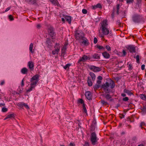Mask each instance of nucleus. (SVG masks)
I'll use <instances>...</instances> for the list:
<instances>
[{
    "label": "nucleus",
    "instance_id": "obj_1",
    "mask_svg": "<svg viewBox=\"0 0 146 146\" xmlns=\"http://www.w3.org/2000/svg\"><path fill=\"white\" fill-rule=\"evenodd\" d=\"M101 27L100 29H101L102 34H101L99 31L98 34L99 37L103 38L104 37V35H109L108 37V38H111L112 36V34L111 33V30L108 28V24L107 23V21L105 20L101 22Z\"/></svg>",
    "mask_w": 146,
    "mask_h": 146
},
{
    "label": "nucleus",
    "instance_id": "obj_2",
    "mask_svg": "<svg viewBox=\"0 0 146 146\" xmlns=\"http://www.w3.org/2000/svg\"><path fill=\"white\" fill-rule=\"evenodd\" d=\"M115 86L113 81L110 80L102 85V88L106 93H109L110 91V88H113Z\"/></svg>",
    "mask_w": 146,
    "mask_h": 146
},
{
    "label": "nucleus",
    "instance_id": "obj_3",
    "mask_svg": "<svg viewBox=\"0 0 146 146\" xmlns=\"http://www.w3.org/2000/svg\"><path fill=\"white\" fill-rule=\"evenodd\" d=\"M39 80V76L38 75H36L33 76L30 80L31 83L30 87L27 90V92H29L32 91L36 86Z\"/></svg>",
    "mask_w": 146,
    "mask_h": 146
},
{
    "label": "nucleus",
    "instance_id": "obj_4",
    "mask_svg": "<svg viewBox=\"0 0 146 146\" xmlns=\"http://www.w3.org/2000/svg\"><path fill=\"white\" fill-rule=\"evenodd\" d=\"M90 139L92 145H95L96 144L99 139L97 137L95 132H94L91 133Z\"/></svg>",
    "mask_w": 146,
    "mask_h": 146
},
{
    "label": "nucleus",
    "instance_id": "obj_5",
    "mask_svg": "<svg viewBox=\"0 0 146 146\" xmlns=\"http://www.w3.org/2000/svg\"><path fill=\"white\" fill-rule=\"evenodd\" d=\"M54 49L52 51V53L53 55L58 54L60 50V46L59 44L56 43L54 46Z\"/></svg>",
    "mask_w": 146,
    "mask_h": 146
},
{
    "label": "nucleus",
    "instance_id": "obj_6",
    "mask_svg": "<svg viewBox=\"0 0 146 146\" xmlns=\"http://www.w3.org/2000/svg\"><path fill=\"white\" fill-rule=\"evenodd\" d=\"M75 37L77 40H82L84 37V34L82 31H77L75 32Z\"/></svg>",
    "mask_w": 146,
    "mask_h": 146
},
{
    "label": "nucleus",
    "instance_id": "obj_7",
    "mask_svg": "<svg viewBox=\"0 0 146 146\" xmlns=\"http://www.w3.org/2000/svg\"><path fill=\"white\" fill-rule=\"evenodd\" d=\"M48 32L52 38H54L56 34L53 31V28L50 27L49 28L48 30Z\"/></svg>",
    "mask_w": 146,
    "mask_h": 146
},
{
    "label": "nucleus",
    "instance_id": "obj_8",
    "mask_svg": "<svg viewBox=\"0 0 146 146\" xmlns=\"http://www.w3.org/2000/svg\"><path fill=\"white\" fill-rule=\"evenodd\" d=\"M16 105L21 108H23L24 107L27 109H29L28 105L24 102H19L16 103Z\"/></svg>",
    "mask_w": 146,
    "mask_h": 146
},
{
    "label": "nucleus",
    "instance_id": "obj_9",
    "mask_svg": "<svg viewBox=\"0 0 146 146\" xmlns=\"http://www.w3.org/2000/svg\"><path fill=\"white\" fill-rule=\"evenodd\" d=\"M141 17L138 15H135L132 18L133 21L135 23H138L140 20Z\"/></svg>",
    "mask_w": 146,
    "mask_h": 146
},
{
    "label": "nucleus",
    "instance_id": "obj_10",
    "mask_svg": "<svg viewBox=\"0 0 146 146\" xmlns=\"http://www.w3.org/2000/svg\"><path fill=\"white\" fill-rule=\"evenodd\" d=\"M90 68L92 71L96 72H98L101 70L100 68L94 66H90Z\"/></svg>",
    "mask_w": 146,
    "mask_h": 146
},
{
    "label": "nucleus",
    "instance_id": "obj_11",
    "mask_svg": "<svg viewBox=\"0 0 146 146\" xmlns=\"http://www.w3.org/2000/svg\"><path fill=\"white\" fill-rule=\"evenodd\" d=\"M88 58V57L87 56L84 55H83L82 58H81L79 59L78 61V63H80V62L81 61H82L83 62H85V61L87 60Z\"/></svg>",
    "mask_w": 146,
    "mask_h": 146
},
{
    "label": "nucleus",
    "instance_id": "obj_12",
    "mask_svg": "<svg viewBox=\"0 0 146 146\" xmlns=\"http://www.w3.org/2000/svg\"><path fill=\"white\" fill-rule=\"evenodd\" d=\"M85 95L86 98L88 100H91L92 98V93L90 91L86 92Z\"/></svg>",
    "mask_w": 146,
    "mask_h": 146
},
{
    "label": "nucleus",
    "instance_id": "obj_13",
    "mask_svg": "<svg viewBox=\"0 0 146 146\" xmlns=\"http://www.w3.org/2000/svg\"><path fill=\"white\" fill-rule=\"evenodd\" d=\"M128 49L129 51L131 52H135V48L134 46H129L128 47Z\"/></svg>",
    "mask_w": 146,
    "mask_h": 146
},
{
    "label": "nucleus",
    "instance_id": "obj_14",
    "mask_svg": "<svg viewBox=\"0 0 146 146\" xmlns=\"http://www.w3.org/2000/svg\"><path fill=\"white\" fill-rule=\"evenodd\" d=\"M28 65L29 67V68L31 69V70H32L34 67V64L31 61H30L28 62Z\"/></svg>",
    "mask_w": 146,
    "mask_h": 146
},
{
    "label": "nucleus",
    "instance_id": "obj_15",
    "mask_svg": "<svg viewBox=\"0 0 146 146\" xmlns=\"http://www.w3.org/2000/svg\"><path fill=\"white\" fill-rule=\"evenodd\" d=\"M102 54L104 58H108L110 57V55L106 52H104L102 53Z\"/></svg>",
    "mask_w": 146,
    "mask_h": 146
},
{
    "label": "nucleus",
    "instance_id": "obj_16",
    "mask_svg": "<svg viewBox=\"0 0 146 146\" xmlns=\"http://www.w3.org/2000/svg\"><path fill=\"white\" fill-rule=\"evenodd\" d=\"M65 20L69 24H70L71 22V18L70 16H66L65 17Z\"/></svg>",
    "mask_w": 146,
    "mask_h": 146
},
{
    "label": "nucleus",
    "instance_id": "obj_17",
    "mask_svg": "<svg viewBox=\"0 0 146 146\" xmlns=\"http://www.w3.org/2000/svg\"><path fill=\"white\" fill-rule=\"evenodd\" d=\"M67 44H65V45L61 49V54H65V51L66 49V46Z\"/></svg>",
    "mask_w": 146,
    "mask_h": 146
},
{
    "label": "nucleus",
    "instance_id": "obj_18",
    "mask_svg": "<svg viewBox=\"0 0 146 146\" xmlns=\"http://www.w3.org/2000/svg\"><path fill=\"white\" fill-rule=\"evenodd\" d=\"M83 40L82 43L85 45H87L88 44V41L87 39L84 37L82 39Z\"/></svg>",
    "mask_w": 146,
    "mask_h": 146
},
{
    "label": "nucleus",
    "instance_id": "obj_19",
    "mask_svg": "<svg viewBox=\"0 0 146 146\" xmlns=\"http://www.w3.org/2000/svg\"><path fill=\"white\" fill-rule=\"evenodd\" d=\"M102 7V6L100 3H98L96 5H95L92 6L93 9H95L97 8H101Z\"/></svg>",
    "mask_w": 146,
    "mask_h": 146
},
{
    "label": "nucleus",
    "instance_id": "obj_20",
    "mask_svg": "<svg viewBox=\"0 0 146 146\" xmlns=\"http://www.w3.org/2000/svg\"><path fill=\"white\" fill-rule=\"evenodd\" d=\"M28 72V69L26 68H23L21 71V73L23 74H26Z\"/></svg>",
    "mask_w": 146,
    "mask_h": 146
},
{
    "label": "nucleus",
    "instance_id": "obj_21",
    "mask_svg": "<svg viewBox=\"0 0 146 146\" xmlns=\"http://www.w3.org/2000/svg\"><path fill=\"white\" fill-rule=\"evenodd\" d=\"M46 44L48 47H49V46H50L52 44V42L51 40L49 38H47L46 41Z\"/></svg>",
    "mask_w": 146,
    "mask_h": 146
},
{
    "label": "nucleus",
    "instance_id": "obj_22",
    "mask_svg": "<svg viewBox=\"0 0 146 146\" xmlns=\"http://www.w3.org/2000/svg\"><path fill=\"white\" fill-rule=\"evenodd\" d=\"M123 92L129 96H131L132 94V93L130 91L126 89L124 90Z\"/></svg>",
    "mask_w": 146,
    "mask_h": 146
},
{
    "label": "nucleus",
    "instance_id": "obj_23",
    "mask_svg": "<svg viewBox=\"0 0 146 146\" xmlns=\"http://www.w3.org/2000/svg\"><path fill=\"white\" fill-rule=\"evenodd\" d=\"M33 44L32 43H31L30 44L29 46V50L32 53H33L34 52V50H33Z\"/></svg>",
    "mask_w": 146,
    "mask_h": 146
},
{
    "label": "nucleus",
    "instance_id": "obj_24",
    "mask_svg": "<svg viewBox=\"0 0 146 146\" xmlns=\"http://www.w3.org/2000/svg\"><path fill=\"white\" fill-rule=\"evenodd\" d=\"M93 58L97 59H99L100 57L99 55L98 54H95L93 56Z\"/></svg>",
    "mask_w": 146,
    "mask_h": 146
},
{
    "label": "nucleus",
    "instance_id": "obj_25",
    "mask_svg": "<svg viewBox=\"0 0 146 146\" xmlns=\"http://www.w3.org/2000/svg\"><path fill=\"white\" fill-rule=\"evenodd\" d=\"M140 98L142 100H146V96L144 94H141L140 95Z\"/></svg>",
    "mask_w": 146,
    "mask_h": 146
},
{
    "label": "nucleus",
    "instance_id": "obj_26",
    "mask_svg": "<svg viewBox=\"0 0 146 146\" xmlns=\"http://www.w3.org/2000/svg\"><path fill=\"white\" fill-rule=\"evenodd\" d=\"M14 116V114H10L8 115L5 118V119H7L8 118H10L12 117H13Z\"/></svg>",
    "mask_w": 146,
    "mask_h": 146
},
{
    "label": "nucleus",
    "instance_id": "obj_27",
    "mask_svg": "<svg viewBox=\"0 0 146 146\" xmlns=\"http://www.w3.org/2000/svg\"><path fill=\"white\" fill-rule=\"evenodd\" d=\"M26 1L30 4H33L36 2L35 0H26Z\"/></svg>",
    "mask_w": 146,
    "mask_h": 146
},
{
    "label": "nucleus",
    "instance_id": "obj_28",
    "mask_svg": "<svg viewBox=\"0 0 146 146\" xmlns=\"http://www.w3.org/2000/svg\"><path fill=\"white\" fill-rule=\"evenodd\" d=\"M90 75L91 76L92 80H95L96 78V76L94 74V73L92 72L90 73Z\"/></svg>",
    "mask_w": 146,
    "mask_h": 146
},
{
    "label": "nucleus",
    "instance_id": "obj_29",
    "mask_svg": "<svg viewBox=\"0 0 146 146\" xmlns=\"http://www.w3.org/2000/svg\"><path fill=\"white\" fill-rule=\"evenodd\" d=\"M82 110L85 113H87V110L86 108V106L84 104H83L82 105Z\"/></svg>",
    "mask_w": 146,
    "mask_h": 146
},
{
    "label": "nucleus",
    "instance_id": "obj_30",
    "mask_svg": "<svg viewBox=\"0 0 146 146\" xmlns=\"http://www.w3.org/2000/svg\"><path fill=\"white\" fill-rule=\"evenodd\" d=\"M88 85L89 86H91L92 85V82L88 78Z\"/></svg>",
    "mask_w": 146,
    "mask_h": 146
},
{
    "label": "nucleus",
    "instance_id": "obj_31",
    "mask_svg": "<svg viewBox=\"0 0 146 146\" xmlns=\"http://www.w3.org/2000/svg\"><path fill=\"white\" fill-rule=\"evenodd\" d=\"M100 86V85L97 84H96L94 86V88L95 90H97L98 88Z\"/></svg>",
    "mask_w": 146,
    "mask_h": 146
},
{
    "label": "nucleus",
    "instance_id": "obj_32",
    "mask_svg": "<svg viewBox=\"0 0 146 146\" xmlns=\"http://www.w3.org/2000/svg\"><path fill=\"white\" fill-rule=\"evenodd\" d=\"M119 6L120 5L118 4L117 5V7L116 8V9L117 10V14H118L119 13Z\"/></svg>",
    "mask_w": 146,
    "mask_h": 146
},
{
    "label": "nucleus",
    "instance_id": "obj_33",
    "mask_svg": "<svg viewBox=\"0 0 146 146\" xmlns=\"http://www.w3.org/2000/svg\"><path fill=\"white\" fill-rule=\"evenodd\" d=\"M51 2L54 5H57V0H53Z\"/></svg>",
    "mask_w": 146,
    "mask_h": 146
},
{
    "label": "nucleus",
    "instance_id": "obj_34",
    "mask_svg": "<svg viewBox=\"0 0 146 146\" xmlns=\"http://www.w3.org/2000/svg\"><path fill=\"white\" fill-rule=\"evenodd\" d=\"M106 48L108 51H110L111 50V47L108 45L106 46Z\"/></svg>",
    "mask_w": 146,
    "mask_h": 146
},
{
    "label": "nucleus",
    "instance_id": "obj_35",
    "mask_svg": "<svg viewBox=\"0 0 146 146\" xmlns=\"http://www.w3.org/2000/svg\"><path fill=\"white\" fill-rule=\"evenodd\" d=\"M105 97L106 98V99H109L111 98V96L110 95L108 94H106L105 95Z\"/></svg>",
    "mask_w": 146,
    "mask_h": 146
},
{
    "label": "nucleus",
    "instance_id": "obj_36",
    "mask_svg": "<svg viewBox=\"0 0 146 146\" xmlns=\"http://www.w3.org/2000/svg\"><path fill=\"white\" fill-rule=\"evenodd\" d=\"M70 64H67L65 66H64V68L65 69H66L67 68H68L70 66Z\"/></svg>",
    "mask_w": 146,
    "mask_h": 146
},
{
    "label": "nucleus",
    "instance_id": "obj_37",
    "mask_svg": "<svg viewBox=\"0 0 146 146\" xmlns=\"http://www.w3.org/2000/svg\"><path fill=\"white\" fill-rule=\"evenodd\" d=\"M9 18L11 21H12L14 20V18L11 15H9Z\"/></svg>",
    "mask_w": 146,
    "mask_h": 146
},
{
    "label": "nucleus",
    "instance_id": "obj_38",
    "mask_svg": "<svg viewBox=\"0 0 146 146\" xmlns=\"http://www.w3.org/2000/svg\"><path fill=\"white\" fill-rule=\"evenodd\" d=\"M101 103L103 104L106 105L107 104V103L104 100H102L101 101Z\"/></svg>",
    "mask_w": 146,
    "mask_h": 146
},
{
    "label": "nucleus",
    "instance_id": "obj_39",
    "mask_svg": "<svg viewBox=\"0 0 146 146\" xmlns=\"http://www.w3.org/2000/svg\"><path fill=\"white\" fill-rule=\"evenodd\" d=\"M78 101L79 103H80L82 104H84L83 100L82 99H79V100H78Z\"/></svg>",
    "mask_w": 146,
    "mask_h": 146
},
{
    "label": "nucleus",
    "instance_id": "obj_40",
    "mask_svg": "<svg viewBox=\"0 0 146 146\" xmlns=\"http://www.w3.org/2000/svg\"><path fill=\"white\" fill-rule=\"evenodd\" d=\"M82 12L83 14H86L87 13V11L86 9H84L82 10Z\"/></svg>",
    "mask_w": 146,
    "mask_h": 146
},
{
    "label": "nucleus",
    "instance_id": "obj_41",
    "mask_svg": "<svg viewBox=\"0 0 146 146\" xmlns=\"http://www.w3.org/2000/svg\"><path fill=\"white\" fill-rule=\"evenodd\" d=\"M7 111V108H3L2 109V111L3 112H6Z\"/></svg>",
    "mask_w": 146,
    "mask_h": 146
},
{
    "label": "nucleus",
    "instance_id": "obj_42",
    "mask_svg": "<svg viewBox=\"0 0 146 146\" xmlns=\"http://www.w3.org/2000/svg\"><path fill=\"white\" fill-rule=\"evenodd\" d=\"M136 59L137 62V63H139V56L138 55H137L136 57Z\"/></svg>",
    "mask_w": 146,
    "mask_h": 146
},
{
    "label": "nucleus",
    "instance_id": "obj_43",
    "mask_svg": "<svg viewBox=\"0 0 146 146\" xmlns=\"http://www.w3.org/2000/svg\"><path fill=\"white\" fill-rule=\"evenodd\" d=\"M25 81V80L24 79H23V80H22V82H21V86L22 87H23L24 85V82Z\"/></svg>",
    "mask_w": 146,
    "mask_h": 146
},
{
    "label": "nucleus",
    "instance_id": "obj_44",
    "mask_svg": "<svg viewBox=\"0 0 146 146\" xmlns=\"http://www.w3.org/2000/svg\"><path fill=\"white\" fill-rule=\"evenodd\" d=\"M129 100V98L127 97H125L123 99V100L124 101H127Z\"/></svg>",
    "mask_w": 146,
    "mask_h": 146
},
{
    "label": "nucleus",
    "instance_id": "obj_45",
    "mask_svg": "<svg viewBox=\"0 0 146 146\" xmlns=\"http://www.w3.org/2000/svg\"><path fill=\"white\" fill-rule=\"evenodd\" d=\"M98 48L100 49H104V48L102 46H98Z\"/></svg>",
    "mask_w": 146,
    "mask_h": 146
},
{
    "label": "nucleus",
    "instance_id": "obj_46",
    "mask_svg": "<svg viewBox=\"0 0 146 146\" xmlns=\"http://www.w3.org/2000/svg\"><path fill=\"white\" fill-rule=\"evenodd\" d=\"M98 41L97 39L95 37L94 38V44H96L97 43Z\"/></svg>",
    "mask_w": 146,
    "mask_h": 146
},
{
    "label": "nucleus",
    "instance_id": "obj_47",
    "mask_svg": "<svg viewBox=\"0 0 146 146\" xmlns=\"http://www.w3.org/2000/svg\"><path fill=\"white\" fill-rule=\"evenodd\" d=\"M133 0H127V3H132Z\"/></svg>",
    "mask_w": 146,
    "mask_h": 146
},
{
    "label": "nucleus",
    "instance_id": "obj_48",
    "mask_svg": "<svg viewBox=\"0 0 146 146\" xmlns=\"http://www.w3.org/2000/svg\"><path fill=\"white\" fill-rule=\"evenodd\" d=\"M84 146H89V143L87 142H85L84 144Z\"/></svg>",
    "mask_w": 146,
    "mask_h": 146
},
{
    "label": "nucleus",
    "instance_id": "obj_49",
    "mask_svg": "<svg viewBox=\"0 0 146 146\" xmlns=\"http://www.w3.org/2000/svg\"><path fill=\"white\" fill-rule=\"evenodd\" d=\"M128 67L129 69H131L132 68V65L131 64H129L128 65Z\"/></svg>",
    "mask_w": 146,
    "mask_h": 146
},
{
    "label": "nucleus",
    "instance_id": "obj_50",
    "mask_svg": "<svg viewBox=\"0 0 146 146\" xmlns=\"http://www.w3.org/2000/svg\"><path fill=\"white\" fill-rule=\"evenodd\" d=\"M145 125V123H144L143 122H141V124H140V126L141 127V128L142 127V126L144 125Z\"/></svg>",
    "mask_w": 146,
    "mask_h": 146
},
{
    "label": "nucleus",
    "instance_id": "obj_51",
    "mask_svg": "<svg viewBox=\"0 0 146 146\" xmlns=\"http://www.w3.org/2000/svg\"><path fill=\"white\" fill-rule=\"evenodd\" d=\"M120 117L121 118H123L124 117V115L123 114H121L120 115Z\"/></svg>",
    "mask_w": 146,
    "mask_h": 146
},
{
    "label": "nucleus",
    "instance_id": "obj_52",
    "mask_svg": "<svg viewBox=\"0 0 146 146\" xmlns=\"http://www.w3.org/2000/svg\"><path fill=\"white\" fill-rule=\"evenodd\" d=\"M11 8V7H8L5 10V12H6L8 11Z\"/></svg>",
    "mask_w": 146,
    "mask_h": 146
},
{
    "label": "nucleus",
    "instance_id": "obj_53",
    "mask_svg": "<svg viewBox=\"0 0 146 146\" xmlns=\"http://www.w3.org/2000/svg\"><path fill=\"white\" fill-rule=\"evenodd\" d=\"M101 80H98L97 81V84H99L100 85V84H101Z\"/></svg>",
    "mask_w": 146,
    "mask_h": 146
},
{
    "label": "nucleus",
    "instance_id": "obj_54",
    "mask_svg": "<svg viewBox=\"0 0 146 146\" xmlns=\"http://www.w3.org/2000/svg\"><path fill=\"white\" fill-rule=\"evenodd\" d=\"M5 83V81L4 80H2L1 81L0 85H3Z\"/></svg>",
    "mask_w": 146,
    "mask_h": 146
},
{
    "label": "nucleus",
    "instance_id": "obj_55",
    "mask_svg": "<svg viewBox=\"0 0 146 146\" xmlns=\"http://www.w3.org/2000/svg\"><path fill=\"white\" fill-rule=\"evenodd\" d=\"M75 145L74 143H70L69 146H75Z\"/></svg>",
    "mask_w": 146,
    "mask_h": 146
},
{
    "label": "nucleus",
    "instance_id": "obj_56",
    "mask_svg": "<svg viewBox=\"0 0 146 146\" xmlns=\"http://www.w3.org/2000/svg\"><path fill=\"white\" fill-rule=\"evenodd\" d=\"M145 65L144 64L142 65L141 66V68L142 70H144L145 69Z\"/></svg>",
    "mask_w": 146,
    "mask_h": 146
},
{
    "label": "nucleus",
    "instance_id": "obj_57",
    "mask_svg": "<svg viewBox=\"0 0 146 146\" xmlns=\"http://www.w3.org/2000/svg\"><path fill=\"white\" fill-rule=\"evenodd\" d=\"M98 80H102V77L101 76H99L98 78Z\"/></svg>",
    "mask_w": 146,
    "mask_h": 146
},
{
    "label": "nucleus",
    "instance_id": "obj_58",
    "mask_svg": "<svg viewBox=\"0 0 146 146\" xmlns=\"http://www.w3.org/2000/svg\"><path fill=\"white\" fill-rule=\"evenodd\" d=\"M5 105L4 103H0V106L2 107V106H4Z\"/></svg>",
    "mask_w": 146,
    "mask_h": 146
},
{
    "label": "nucleus",
    "instance_id": "obj_59",
    "mask_svg": "<svg viewBox=\"0 0 146 146\" xmlns=\"http://www.w3.org/2000/svg\"><path fill=\"white\" fill-rule=\"evenodd\" d=\"M121 96L123 97H125L126 96V95L124 93H122L121 94Z\"/></svg>",
    "mask_w": 146,
    "mask_h": 146
},
{
    "label": "nucleus",
    "instance_id": "obj_60",
    "mask_svg": "<svg viewBox=\"0 0 146 146\" xmlns=\"http://www.w3.org/2000/svg\"><path fill=\"white\" fill-rule=\"evenodd\" d=\"M123 54L124 55H125L126 54V52L125 50H123Z\"/></svg>",
    "mask_w": 146,
    "mask_h": 146
},
{
    "label": "nucleus",
    "instance_id": "obj_61",
    "mask_svg": "<svg viewBox=\"0 0 146 146\" xmlns=\"http://www.w3.org/2000/svg\"><path fill=\"white\" fill-rule=\"evenodd\" d=\"M65 19L64 18H62V21L64 22L65 21Z\"/></svg>",
    "mask_w": 146,
    "mask_h": 146
},
{
    "label": "nucleus",
    "instance_id": "obj_62",
    "mask_svg": "<svg viewBox=\"0 0 146 146\" xmlns=\"http://www.w3.org/2000/svg\"><path fill=\"white\" fill-rule=\"evenodd\" d=\"M138 146H144V145L143 144H141L139 145Z\"/></svg>",
    "mask_w": 146,
    "mask_h": 146
},
{
    "label": "nucleus",
    "instance_id": "obj_63",
    "mask_svg": "<svg viewBox=\"0 0 146 146\" xmlns=\"http://www.w3.org/2000/svg\"><path fill=\"white\" fill-rule=\"evenodd\" d=\"M40 27V26L39 25H38L37 26V28L39 27Z\"/></svg>",
    "mask_w": 146,
    "mask_h": 146
},
{
    "label": "nucleus",
    "instance_id": "obj_64",
    "mask_svg": "<svg viewBox=\"0 0 146 146\" xmlns=\"http://www.w3.org/2000/svg\"><path fill=\"white\" fill-rule=\"evenodd\" d=\"M60 146H64V145H60Z\"/></svg>",
    "mask_w": 146,
    "mask_h": 146
}]
</instances>
